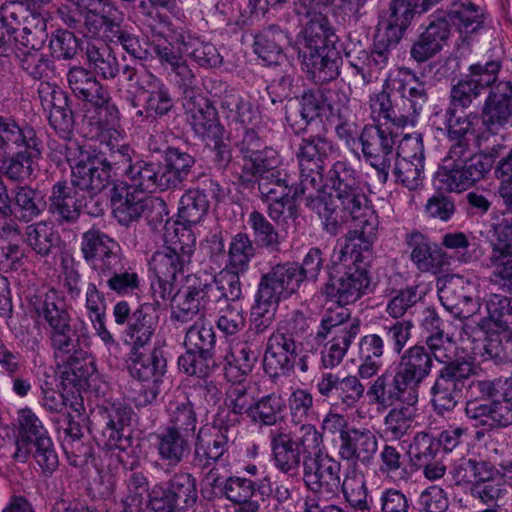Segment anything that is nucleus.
<instances>
[{
    "instance_id": "nucleus-36",
    "label": "nucleus",
    "mask_w": 512,
    "mask_h": 512,
    "mask_svg": "<svg viewBox=\"0 0 512 512\" xmlns=\"http://www.w3.org/2000/svg\"><path fill=\"white\" fill-rule=\"evenodd\" d=\"M291 295L284 285L268 271L260 278L250 316L274 321L280 301Z\"/></svg>"
},
{
    "instance_id": "nucleus-14",
    "label": "nucleus",
    "mask_w": 512,
    "mask_h": 512,
    "mask_svg": "<svg viewBox=\"0 0 512 512\" xmlns=\"http://www.w3.org/2000/svg\"><path fill=\"white\" fill-rule=\"evenodd\" d=\"M310 324L311 321L301 311L296 310L278 326L266 342L289 356L298 358V370L302 374L310 371L318 356V346L312 338Z\"/></svg>"
},
{
    "instance_id": "nucleus-52",
    "label": "nucleus",
    "mask_w": 512,
    "mask_h": 512,
    "mask_svg": "<svg viewBox=\"0 0 512 512\" xmlns=\"http://www.w3.org/2000/svg\"><path fill=\"white\" fill-rule=\"evenodd\" d=\"M287 42L286 33L277 26L271 25L255 35L253 49L265 64H279L284 58L283 46Z\"/></svg>"
},
{
    "instance_id": "nucleus-40",
    "label": "nucleus",
    "mask_w": 512,
    "mask_h": 512,
    "mask_svg": "<svg viewBox=\"0 0 512 512\" xmlns=\"http://www.w3.org/2000/svg\"><path fill=\"white\" fill-rule=\"evenodd\" d=\"M166 367L167 362L160 347H154L149 353L133 347L129 355V372L141 382L161 383Z\"/></svg>"
},
{
    "instance_id": "nucleus-7",
    "label": "nucleus",
    "mask_w": 512,
    "mask_h": 512,
    "mask_svg": "<svg viewBox=\"0 0 512 512\" xmlns=\"http://www.w3.org/2000/svg\"><path fill=\"white\" fill-rule=\"evenodd\" d=\"M484 14L472 2H454L447 12L440 11L415 39L410 48V57L424 63L436 56L447 44L450 24L459 31L475 32L483 23Z\"/></svg>"
},
{
    "instance_id": "nucleus-58",
    "label": "nucleus",
    "mask_w": 512,
    "mask_h": 512,
    "mask_svg": "<svg viewBox=\"0 0 512 512\" xmlns=\"http://www.w3.org/2000/svg\"><path fill=\"white\" fill-rule=\"evenodd\" d=\"M220 109L229 125H235L236 129L252 125L256 118L252 103L239 93L225 96L224 101L220 102Z\"/></svg>"
},
{
    "instance_id": "nucleus-33",
    "label": "nucleus",
    "mask_w": 512,
    "mask_h": 512,
    "mask_svg": "<svg viewBox=\"0 0 512 512\" xmlns=\"http://www.w3.org/2000/svg\"><path fill=\"white\" fill-rule=\"evenodd\" d=\"M96 275L100 286H105L118 296L134 294L140 288L138 273L129 265L123 255L102 268Z\"/></svg>"
},
{
    "instance_id": "nucleus-2",
    "label": "nucleus",
    "mask_w": 512,
    "mask_h": 512,
    "mask_svg": "<svg viewBox=\"0 0 512 512\" xmlns=\"http://www.w3.org/2000/svg\"><path fill=\"white\" fill-rule=\"evenodd\" d=\"M481 92L466 78L452 85L449 106L445 110L444 124L447 139L452 143L444 164L437 173L439 188L449 192H463L492 169L490 157L473 154L471 140L479 121L478 113L458 115L457 109H467L479 98Z\"/></svg>"
},
{
    "instance_id": "nucleus-62",
    "label": "nucleus",
    "mask_w": 512,
    "mask_h": 512,
    "mask_svg": "<svg viewBox=\"0 0 512 512\" xmlns=\"http://www.w3.org/2000/svg\"><path fill=\"white\" fill-rule=\"evenodd\" d=\"M282 169L280 155L275 149L267 146L244 161L242 166V172L255 178V181Z\"/></svg>"
},
{
    "instance_id": "nucleus-59",
    "label": "nucleus",
    "mask_w": 512,
    "mask_h": 512,
    "mask_svg": "<svg viewBox=\"0 0 512 512\" xmlns=\"http://www.w3.org/2000/svg\"><path fill=\"white\" fill-rule=\"evenodd\" d=\"M25 241L36 254L45 257L58 246L60 237L52 226L41 221L26 227Z\"/></svg>"
},
{
    "instance_id": "nucleus-20",
    "label": "nucleus",
    "mask_w": 512,
    "mask_h": 512,
    "mask_svg": "<svg viewBox=\"0 0 512 512\" xmlns=\"http://www.w3.org/2000/svg\"><path fill=\"white\" fill-rule=\"evenodd\" d=\"M148 498L156 509L185 512L198 500L197 480L191 473L179 471L165 483V486L155 485Z\"/></svg>"
},
{
    "instance_id": "nucleus-28",
    "label": "nucleus",
    "mask_w": 512,
    "mask_h": 512,
    "mask_svg": "<svg viewBox=\"0 0 512 512\" xmlns=\"http://www.w3.org/2000/svg\"><path fill=\"white\" fill-rule=\"evenodd\" d=\"M378 451V439L368 428L351 427L338 446L340 460L355 466H370Z\"/></svg>"
},
{
    "instance_id": "nucleus-61",
    "label": "nucleus",
    "mask_w": 512,
    "mask_h": 512,
    "mask_svg": "<svg viewBox=\"0 0 512 512\" xmlns=\"http://www.w3.org/2000/svg\"><path fill=\"white\" fill-rule=\"evenodd\" d=\"M143 92L148 94L145 99L146 118L157 119L172 110L174 104L169 88L157 76Z\"/></svg>"
},
{
    "instance_id": "nucleus-26",
    "label": "nucleus",
    "mask_w": 512,
    "mask_h": 512,
    "mask_svg": "<svg viewBox=\"0 0 512 512\" xmlns=\"http://www.w3.org/2000/svg\"><path fill=\"white\" fill-rule=\"evenodd\" d=\"M323 263L322 251L313 247L304 256L301 264L288 261L273 266L269 271L291 294H294L305 280L318 279Z\"/></svg>"
},
{
    "instance_id": "nucleus-50",
    "label": "nucleus",
    "mask_w": 512,
    "mask_h": 512,
    "mask_svg": "<svg viewBox=\"0 0 512 512\" xmlns=\"http://www.w3.org/2000/svg\"><path fill=\"white\" fill-rule=\"evenodd\" d=\"M389 57L385 52L374 49L368 53L362 51L349 63V75L355 85L366 86L377 79L378 74L386 68Z\"/></svg>"
},
{
    "instance_id": "nucleus-57",
    "label": "nucleus",
    "mask_w": 512,
    "mask_h": 512,
    "mask_svg": "<svg viewBox=\"0 0 512 512\" xmlns=\"http://www.w3.org/2000/svg\"><path fill=\"white\" fill-rule=\"evenodd\" d=\"M12 205L14 204V215L20 221L29 223L41 215L45 203L40 197L38 190L28 185L17 186L13 190Z\"/></svg>"
},
{
    "instance_id": "nucleus-25",
    "label": "nucleus",
    "mask_w": 512,
    "mask_h": 512,
    "mask_svg": "<svg viewBox=\"0 0 512 512\" xmlns=\"http://www.w3.org/2000/svg\"><path fill=\"white\" fill-rule=\"evenodd\" d=\"M371 279L368 270L347 268L340 276L329 273L321 292L327 299L338 305H348L359 300L370 290Z\"/></svg>"
},
{
    "instance_id": "nucleus-5",
    "label": "nucleus",
    "mask_w": 512,
    "mask_h": 512,
    "mask_svg": "<svg viewBox=\"0 0 512 512\" xmlns=\"http://www.w3.org/2000/svg\"><path fill=\"white\" fill-rule=\"evenodd\" d=\"M166 246L156 251L150 261L151 292L157 305L175 297V280L190 264L195 250L196 237L191 229L183 226L173 228V234H165Z\"/></svg>"
},
{
    "instance_id": "nucleus-39",
    "label": "nucleus",
    "mask_w": 512,
    "mask_h": 512,
    "mask_svg": "<svg viewBox=\"0 0 512 512\" xmlns=\"http://www.w3.org/2000/svg\"><path fill=\"white\" fill-rule=\"evenodd\" d=\"M230 437L224 432H216L206 439L200 430L196 436L192 464L195 468L204 472L209 466L228 464V448Z\"/></svg>"
},
{
    "instance_id": "nucleus-54",
    "label": "nucleus",
    "mask_w": 512,
    "mask_h": 512,
    "mask_svg": "<svg viewBox=\"0 0 512 512\" xmlns=\"http://www.w3.org/2000/svg\"><path fill=\"white\" fill-rule=\"evenodd\" d=\"M85 54L89 66L105 80H113L120 73V65L112 49L103 41L87 42Z\"/></svg>"
},
{
    "instance_id": "nucleus-51",
    "label": "nucleus",
    "mask_w": 512,
    "mask_h": 512,
    "mask_svg": "<svg viewBox=\"0 0 512 512\" xmlns=\"http://www.w3.org/2000/svg\"><path fill=\"white\" fill-rule=\"evenodd\" d=\"M158 325V315L153 304L144 303L136 309L128 322L126 329L134 347L146 345L154 334Z\"/></svg>"
},
{
    "instance_id": "nucleus-35",
    "label": "nucleus",
    "mask_w": 512,
    "mask_h": 512,
    "mask_svg": "<svg viewBox=\"0 0 512 512\" xmlns=\"http://www.w3.org/2000/svg\"><path fill=\"white\" fill-rule=\"evenodd\" d=\"M100 420L106 425L103 434L108 437L107 445L125 451L130 446V436L125 435V428L131 425L133 410L122 404L98 407Z\"/></svg>"
},
{
    "instance_id": "nucleus-37",
    "label": "nucleus",
    "mask_w": 512,
    "mask_h": 512,
    "mask_svg": "<svg viewBox=\"0 0 512 512\" xmlns=\"http://www.w3.org/2000/svg\"><path fill=\"white\" fill-rule=\"evenodd\" d=\"M291 295L284 285L268 271L260 278L250 316L274 321L280 301Z\"/></svg>"
},
{
    "instance_id": "nucleus-64",
    "label": "nucleus",
    "mask_w": 512,
    "mask_h": 512,
    "mask_svg": "<svg viewBox=\"0 0 512 512\" xmlns=\"http://www.w3.org/2000/svg\"><path fill=\"white\" fill-rule=\"evenodd\" d=\"M285 403L283 398L273 392L254 401L250 411V421L264 426H274L281 418Z\"/></svg>"
},
{
    "instance_id": "nucleus-24",
    "label": "nucleus",
    "mask_w": 512,
    "mask_h": 512,
    "mask_svg": "<svg viewBox=\"0 0 512 512\" xmlns=\"http://www.w3.org/2000/svg\"><path fill=\"white\" fill-rule=\"evenodd\" d=\"M202 184L193 189H189L181 197L178 208L179 222L173 224V227H187L198 224L207 214L209 209V197L218 198L221 187L211 177L201 173L196 177Z\"/></svg>"
},
{
    "instance_id": "nucleus-41",
    "label": "nucleus",
    "mask_w": 512,
    "mask_h": 512,
    "mask_svg": "<svg viewBox=\"0 0 512 512\" xmlns=\"http://www.w3.org/2000/svg\"><path fill=\"white\" fill-rule=\"evenodd\" d=\"M196 163L194 156L178 147H167L163 154V164L160 165V185L168 189L180 187L192 174Z\"/></svg>"
},
{
    "instance_id": "nucleus-44",
    "label": "nucleus",
    "mask_w": 512,
    "mask_h": 512,
    "mask_svg": "<svg viewBox=\"0 0 512 512\" xmlns=\"http://www.w3.org/2000/svg\"><path fill=\"white\" fill-rule=\"evenodd\" d=\"M169 37L171 45L177 44L180 53L187 54L201 67L216 68L223 62L217 48L210 42L186 35L182 30H172Z\"/></svg>"
},
{
    "instance_id": "nucleus-10",
    "label": "nucleus",
    "mask_w": 512,
    "mask_h": 512,
    "mask_svg": "<svg viewBox=\"0 0 512 512\" xmlns=\"http://www.w3.org/2000/svg\"><path fill=\"white\" fill-rule=\"evenodd\" d=\"M484 14L472 2H454L447 12L440 11L415 39L410 48V57L424 63L436 56L447 44L450 24L459 31L475 32L483 23Z\"/></svg>"
},
{
    "instance_id": "nucleus-63",
    "label": "nucleus",
    "mask_w": 512,
    "mask_h": 512,
    "mask_svg": "<svg viewBox=\"0 0 512 512\" xmlns=\"http://www.w3.org/2000/svg\"><path fill=\"white\" fill-rule=\"evenodd\" d=\"M263 343V337L257 333H245L234 356L235 368L240 376H247L252 372L261 355Z\"/></svg>"
},
{
    "instance_id": "nucleus-29",
    "label": "nucleus",
    "mask_w": 512,
    "mask_h": 512,
    "mask_svg": "<svg viewBox=\"0 0 512 512\" xmlns=\"http://www.w3.org/2000/svg\"><path fill=\"white\" fill-rule=\"evenodd\" d=\"M439 299L444 308L458 318H469L476 309L471 282L460 275H449L438 288Z\"/></svg>"
},
{
    "instance_id": "nucleus-42",
    "label": "nucleus",
    "mask_w": 512,
    "mask_h": 512,
    "mask_svg": "<svg viewBox=\"0 0 512 512\" xmlns=\"http://www.w3.org/2000/svg\"><path fill=\"white\" fill-rule=\"evenodd\" d=\"M335 91L330 89H312L304 92L299 100L300 116L304 126L295 127L292 123V116L286 114V121L296 134L306 132L308 125L317 118L331 114L334 110L332 94Z\"/></svg>"
},
{
    "instance_id": "nucleus-48",
    "label": "nucleus",
    "mask_w": 512,
    "mask_h": 512,
    "mask_svg": "<svg viewBox=\"0 0 512 512\" xmlns=\"http://www.w3.org/2000/svg\"><path fill=\"white\" fill-rule=\"evenodd\" d=\"M303 65L307 75L316 84H323L336 79L342 58L337 49L303 54Z\"/></svg>"
},
{
    "instance_id": "nucleus-53",
    "label": "nucleus",
    "mask_w": 512,
    "mask_h": 512,
    "mask_svg": "<svg viewBox=\"0 0 512 512\" xmlns=\"http://www.w3.org/2000/svg\"><path fill=\"white\" fill-rule=\"evenodd\" d=\"M96 368L94 362L84 351V355H73L63 359V370L61 372V384L67 388H75L76 391L85 389L88 386V379L94 375Z\"/></svg>"
},
{
    "instance_id": "nucleus-27",
    "label": "nucleus",
    "mask_w": 512,
    "mask_h": 512,
    "mask_svg": "<svg viewBox=\"0 0 512 512\" xmlns=\"http://www.w3.org/2000/svg\"><path fill=\"white\" fill-rule=\"evenodd\" d=\"M189 125L202 140H217L223 134L218 112L201 94H191L183 104Z\"/></svg>"
},
{
    "instance_id": "nucleus-19",
    "label": "nucleus",
    "mask_w": 512,
    "mask_h": 512,
    "mask_svg": "<svg viewBox=\"0 0 512 512\" xmlns=\"http://www.w3.org/2000/svg\"><path fill=\"white\" fill-rule=\"evenodd\" d=\"M325 2H294V10L300 21H306L303 31V54L336 49L338 40L325 15Z\"/></svg>"
},
{
    "instance_id": "nucleus-17",
    "label": "nucleus",
    "mask_w": 512,
    "mask_h": 512,
    "mask_svg": "<svg viewBox=\"0 0 512 512\" xmlns=\"http://www.w3.org/2000/svg\"><path fill=\"white\" fill-rule=\"evenodd\" d=\"M341 462L321 446L303 460L302 479L311 496L331 500L341 490Z\"/></svg>"
},
{
    "instance_id": "nucleus-30",
    "label": "nucleus",
    "mask_w": 512,
    "mask_h": 512,
    "mask_svg": "<svg viewBox=\"0 0 512 512\" xmlns=\"http://www.w3.org/2000/svg\"><path fill=\"white\" fill-rule=\"evenodd\" d=\"M81 253L95 274L122 255L119 244L96 227H92L82 234Z\"/></svg>"
},
{
    "instance_id": "nucleus-56",
    "label": "nucleus",
    "mask_w": 512,
    "mask_h": 512,
    "mask_svg": "<svg viewBox=\"0 0 512 512\" xmlns=\"http://www.w3.org/2000/svg\"><path fill=\"white\" fill-rule=\"evenodd\" d=\"M167 428L194 438L197 426V414L189 398L170 401L167 407Z\"/></svg>"
},
{
    "instance_id": "nucleus-49",
    "label": "nucleus",
    "mask_w": 512,
    "mask_h": 512,
    "mask_svg": "<svg viewBox=\"0 0 512 512\" xmlns=\"http://www.w3.org/2000/svg\"><path fill=\"white\" fill-rule=\"evenodd\" d=\"M355 331V337L360 331L359 321L354 319L351 320V314L345 305H339L335 309H326L322 316L319 330L315 335L312 334V338L315 344L320 346L325 342L329 334H333V337L342 336L344 332Z\"/></svg>"
},
{
    "instance_id": "nucleus-34",
    "label": "nucleus",
    "mask_w": 512,
    "mask_h": 512,
    "mask_svg": "<svg viewBox=\"0 0 512 512\" xmlns=\"http://www.w3.org/2000/svg\"><path fill=\"white\" fill-rule=\"evenodd\" d=\"M316 387L321 396L339 400L348 408L354 407L365 391L357 376L340 377L332 372L322 374Z\"/></svg>"
},
{
    "instance_id": "nucleus-4",
    "label": "nucleus",
    "mask_w": 512,
    "mask_h": 512,
    "mask_svg": "<svg viewBox=\"0 0 512 512\" xmlns=\"http://www.w3.org/2000/svg\"><path fill=\"white\" fill-rule=\"evenodd\" d=\"M61 154L71 168V180L56 182L48 196V212L59 225L78 221L85 194L101 192L112 183V167L101 151L72 141Z\"/></svg>"
},
{
    "instance_id": "nucleus-6",
    "label": "nucleus",
    "mask_w": 512,
    "mask_h": 512,
    "mask_svg": "<svg viewBox=\"0 0 512 512\" xmlns=\"http://www.w3.org/2000/svg\"><path fill=\"white\" fill-rule=\"evenodd\" d=\"M41 154L42 142L33 127H21L12 118L0 116V173L4 177L16 183L30 180Z\"/></svg>"
},
{
    "instance_id": "nucleus-22",
    "label": "nucleus",
    "mask_w": 512,
    "mask_h": 512,
    "mask_svg": "<svg viewBox=\"0 0 512 512\" xmlns=\"http://www.w3.org/2000/svg\"><path fill=\"white\" fill-rule=\"evenodd\" d=\"M393 174L396 182L415 190L422 185L424 179L425 154L422 137H406L401 142L398 153L393 161Z\"/></svg>"
},
{
    "instance_id": "nucleus-47",
    "label": "nucleus",
    "mask_w": 512,
    "mask_h": 512,
    "mask_svg": "<svg viewBox=\"0 0 512 512\" xmlns=\"http://www.w3.org/2000/svg\"><path fill=\"white\" fill-rule=\"evenodd\" d=\"M155 448L159 459L174 469L189 455L191 438L164 427L155 434Z\"/></svg>"
},
{
    "instance_id": "nucleus-46",
    "label": "nucleus",
    "mask_w": 512,
    "mask_h": 512,
    "mask_svg": "<svg viewBox=\"0 0 512 512\" xmlns=\"http://www.w3.org/2000/svg\"><path fill=\"white\" fill-rule=\"evenodd\" d=\"M51 348L56 358L62 360L73 355H84L88 333L83 324H67L58 329L49 330Z\"/></svg>"
},
{
    "instance_id": "nucleus-11",
    "label": "nucleus",
    "mask_w": 512,
    "mask_h": 512,
    "mask_svg": "<svg viewBox=\"0 0 512 512\" xmlns=\"http://www.w3.org/2000/svg\"><path fill=\"white\" fill-rule=\"evenodd\" d=\"M484 14L472 2H454L447 12L440 11L415 39L410 48V57L424 63L436 56L447 44L450 24L459 31L475 32L483 23Z\"/></svg>"
},
{
    "instance_id": "nucleus-3",
    "label": "nucleus",
    "mask_w": 512,
    "mask_h": 512,
    "mask_svg": "<svg viewBox=\"0 0 512 512\" xmlns=\"http://www.w3.org/2000/svg\"><path fill=\"white\" fill-rule=\"evenodd\" d=\"M431 371V359L424 349L410 347L400 356L392 373L385 371L368 388L367 396L377 405L402 404L384 417V433L391 439L400 440L413 430L420 386Z\"/></svg>"
},
{
    "instance_id": "nucleus-1",
    "label": "nucleus",
    "mask_w": 512,
    "mask_h": 512,
    "mask_svg": "<svg viewBox=\"0 0 512 512\" xmlns=\"http://www.w3.org/2000/svg\"><path fill=\"white\" fill-rule=\"evenodd\" d=\"M327 185L329 196L324 200H311L309 208L318 214L323 229L331 236H336L349 219L357 222L356 228L345 236L340 260L348 264L347 268L367 270L379 222L364 184L355 169L339 161L329 171Z\"/></svg>"
},
{
    "instance_id": "nucleus-21",
    "label": "nucleus",
    "mask_w": 512,
    "mask_h": 512,
    "mask_svg": "<svg viewBox=\"0 0 512 512\" xmlns=\"http://www.w3.org/2000/svg\"><path fill=\"white\" fill-rule=\"evenodd\" d=\"M503 219L495 227L497 242L489 257L494 268L489 281L505 293L512 295V206H505Z\"/></svg>"
},
{
    "instance_id": "nucleus-55",
    "label": "nucleus",
    "mask_w": 512,
    "mask_h": 512,
    "mask_svg": "<svg viewBox=\"0 0 512 512\" xmlns=\"http://www.w3.org/2000/svg\"><path fill=\"white\" fill-rule=\"evenodd\" d=\"M33 306L37 316L43 318L48 324L49 330L58 329L71 322L70 314L63 299L54 290L40 296Z\"/></svg>"
},
{
    "instance_id": "nucleus-45",
    "label": "nucleus",
    "mask_w": 512,
    "mask_h": 512,
    "mask_svg": "<svg viewBox=\"0 0 512 512\" xmlns=\"http://www.w3.org/2000/svg\"><path fill=\"white\" fill-rule=\"evenodd\" d=\"M223 495L236 505L233 512H258L264 501L259 485L242 477L225 479Z\"/></svg>"
},
{
    "instance_id": "nucleus-9",
    "label": "nucleus",
    "mask_w": 512,
    "mask_h": 512,
    "mask_svg": "<svg viewBox=\"0 0 512 512\" xmlns=\"http://www.w3.org/2000/svg\"><path fill=\"white\" fill-rule=\"evenodd\" d=\"M484 14L472 2H454L447 12L440 11L415 39L410 48V57L424 63L436 56L447 44L450 24L459 31L475 32L483 23Z\"/></svg>"
},
{
    "instance_id": "nucleus-15",
    "label": "nucleus",
    "mask_w": 512,
    "mask_h": 512,
    "mask_svg": "<svg viewBox=\"0 0 512 512\" xmlns=\"http://www.w3.org/2000/svg\"><path fill=\"white\" fill-rule=\"evenodd\" d=\"M477 372L478 367L465 359H456L455 362L443 365L430 391L434 411L439 415L453 411L470 378Z\"/></svg>"
},
{
    "instance_id": "nucleus-38",
    "label": "nucleus",
    "mask_w": 512,
    "mask_h": 512,
    "mask_svg": "<svg viewBox=\"0 0 512 512\" xmlns=\"http://www.w3.org/2000/svg\"><path fill=\"white\" fill-rule=\"evenodd\" d=\"M122 21L123 13L113 2H89L85 6L84 25L92 35L102 33L105 40L113 39Z\"/></svg>"
},
{
    "instance_id": "nucleus-43",
    "label": "nucleus",
    "mask_w": 512,
    "mask_h": 512,
    "mask_svg": "<svg viewBox=\"0 0 512 512\" xmlns=\"http://www.w3.org/2000/svg\"><path fill=\"white\" fill-rule=\"evenodd\" d=\"M154 200L130 190L126 186L114 185L111 193L113 215L124 226L137 221Z\"/></svg>"
},
{
    "instance_id": "nucleus-16",
    "label": "nucleus",
    "mask_w": 512,
    "mask_h": 512,
    "mask_svg": "<svg viewBox=\"0 0 512 512\" xmlns=\"http://www.w3.org/2000/svg\"><path fill=\"white\" fill-rule=\"evenodd\" d=\"M258 184V191L261 201L267 206V213L269 217L279 223L281 220L296 219L298 217V210L296 205V198L304 196L306 199V206L308 207V194L312 193L309 190L307 193L291 194L293 184L290 183L291 179L285 169L265 175L262 179L256 181ZM298 186L294 188L296 190Z\"/></svg>"
},
{
    "instance_id": "nucleus-12",
    "label": "nucleus",
    "mask_w": 512,
    "mask_h": 512,
    "mask_svg": "<svg viewBox=\"0 0 512 512\" xmlns=\"http://www.w3.org/2000/svg\"><path fill=\"white\" fill-rule=\"evenodd\" d=\"M305 133L306 135L302 137L296 152L300 171V182L295 193H307L311 190L312 193L308 194L309 204L311 200H324L329 196V194L321 195L324 187L329 188L327 185V176L333 167L331 166L324 176L325 162L338 155L339 148L327 137L325 131L316 134H308L307 130ZM339 161L340 160L335 161L332 165ZM344 161L354 169L347 160Z\"/></svg>"
},
{
    "instance_id": "nucleus-8",
    "label": "nucleus",
    "mask_w": 512,
    "mask_h": 512,
    "mask_svg": "<svg viewBox=\"0 0 512 512\" xmlns=\"http://www.w3.org/2000/svg\"><path fill=\"white\" fill-rule=\"evenodd\" d=\"M484 14L472 2H454L447 12L440 11L415 39L410 48V57L424 63L436 56L447 44L450 24L459 31L475 32L483 23Z\"/></svg>"
},
{
    "instance_id": "nucleus-13",
    "label": "nucleus",
    "mask_w": 512,
    "mask_h": 512,
    "mask_svg": "<svg viewBox=\"0 0 512 512\" xmlns=\"http://www.w3.org/2000/svg\"><path fill=\"white\" fill-rule=\"evenodd\" d=\"M323 436L314 425L302 424L293 434L285 427L270 432V445L277 469L291 476L297 475L303 460L322 446Z\"/></svg>"
},
{
    "instance_id": "nucleus-18",
    "label": "nucleus",
    "mask_w": 512,
    "mask_h": 512,
    "mask_svg": "<svg viewBox=\"0 0 512 512\" xmlns=\"http://www.w3.org/2000/svg\"><path fill=\"white\" fill-rule=\"evenodd\" d=\"M395 134L390 127L365 126L359 135L365 162L376 172L377 180L386 184L398 150H395Z\"/></svg>"
},
{
    "instance_id": "nucleus-23",
    "label": "nucleus",
    "mask_w": 512,
    "mask_h": 512,
    "mask_svg": "<svg viewBox=\"0 0 512 512\" xmlns=\"http://www.w3.org/2000/svg\"><path fill=\"white\" fill-rule=\"evenodd\" d=\"M478 116L485 131L492 135L512 126V81H498L489 90Z\"/></svg>"
},
{
    "instance_id": "nucleus-31",
    "label": "nucleus",
    "mask_w": 512,
    "mask_h": 512,
    "mask_svg": "<svg viewBox=\"0 0 512 512\" xmlns=\"http://www.w3.org/2000/svg\"><path fill=\"white\" fill-rule=\"evenodd\" d=\"M404 241L411 250V261L420 272L437 275L448 265L447 254L423 233L417 230L406 233Z\"/></svg>"
},
{
    "instance_id": "nucleus-60",
    "label": "nucleus",
    "mask_w": 512,
    "mask_h": 512,
    "mask_svg": "<svg viewBox=\"0 0 512 512\" xmlns=\"http://www.w3.org/2000/svg\"><path fill=\"white\" fill-rule=\"evenodd\" d=\"M67 81L73 93L87 102H92L105 90L91 70L74 66L67 73Z\"/></svg>"
},
{
    "instance_id": "nucleus-32",
    "label": "nucleus",
    "mask_w": 512,
    "mask_h": 512,
    "mask_svg": "<svg viewBox=\"0 0 512 512\" xmlns=\"http://www.w3.org/2000/svg\"><path fill=\"white\" fill-rule=\"evenodd\" d=\"M119 153L123 156V162L128 163L124 170L129 184L125 185L135 192H154L159 189L166 190L160 185L161 168L159 164L138 160L132 163L134 151L128 145H121Z\"/></svg>"
}]
</instances>
